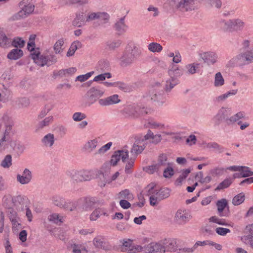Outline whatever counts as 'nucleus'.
<instances>
[{"mask_svg":"<svg viewBox=\"0 0 253 253\" xmlns=\"http://www.w3.org/2000/svg\"><path fill=\"white\" fill-rule=\"evenodd\" d=\"M245 201V194L242 192L235 196L233 200L232 203L235 206H238Z\"/></svg>","mask_w":253,"mask_h":253,"instance_id":"50","label":"nucleus"},{"mask_svg":"<svg viewBox=\"0 0 253 253\" xmlns=\"http://www.w3.org/2000/svg\"><path fill=\"white\" fill-rule=\"evenodd\" d=\"M224 84V80L220 72L217 73L215 75L214 85L216 87L221 86Z\"/></svg>","mask_w":253,"mask_h":253,"instance_id":"51","label":"nucleus"},{"mask_svg":"<svg viewBox=\"0 0 253 253\" xmlns=\"http://www.w3.org/2000/svg\"><path fill=\"white\" fill-rule=\"evenodd\" d=\"M52 202L55 206L63 209L66 200L65 198L62 197L55 196L52 197Z\"/></svg>","mask_w":253,"mask_h":253,"instance_id":"43","label":"nucleus"},{"mask_svg":"<svg viewBox=\"0 0 253 253\" xmlns=\"http://www.w3.org/2000/svg\"><path fill=\"white\" fill-rule=\"evenodd\" d=\"M121 100L119 98L118 94H114L105 98L100 99L98 103L101 106H106L119 103Z\"/></svg>","mask_w":253,"mask_h":253,"instance_id":"22","label":"nucleus"},{"mask_svg":"<svg viewBox=\"0 0 253 253\" xmlns=\"http://www.w3.org/2000/svg\"><path fill=\"white\" fill-rule=\"evenodd\" d=\"M178 83L179 81L176 78L170 77V78L166 82L165 87L166 91L169 92Z\"/></svg>","mask_w":253,"mask_h":253,"instance_id":"35","label":"nucleus"},{"mask_svg":"<svg viewBox=\"0 0 253 253\" xmlns=\"http://www.w3.org/2000/svg\"><path fill=\"white\" fill-rule=\"evenodd\" d=\"M32 178L31 171L28 169H25L22 174H17L16 176L17 181L21 184H27L29 183Z\"/></svg>","mask_w":253,"mask_h":253,"instance_id":"21","label":"nucleus"},{"mask_svg":"<svg viewBox=\"0 0 253 253\" xmlns=\"http://www.w3.org/2000/svg\"><path fill=\"white\" fill-rule=\"evenodd\" d=\"M128 157V151L127 150H120L115 151L111 157L110 164L113 166L117 165L121 158L123 162Z\"/></svg>","mask_w":253,"mask_h":253,"instance_id":"12","label":"nucleus"},{"mask_svg":"<svg viewBox=\"0 0 253 253\" xmlns=\"http://www.w3.org/2000/svg\"><path fill=\"white\" fill-rule=\"evenodd\" d=\"M122 252H128L129 253H137L144 251L143 247L133 244L131 240L126 241L123 243V247Z\"/></svg>","mask_w":253,"mask_h":253,"instance_id":"13","label":"nucleus"},{"mask_svg":"<svg viewBox=\"0 0 253 253\" xmlns=\"http://www.w3.org/2000/svg\"><path fill=\"white\" fill-rule=\"evenodd\" d=\"M199 63H193L187 64L185 66L186 73L188 74L193 75L196 73L197 70L199 68Z\"/></svg>","mask_w":253,"mask_h":253,"instance_id":"44","label":"nucleus"},{"mask_svg":"<svg viewBox=\"0 0 253 253\" xmlns=\"http://www.w3.org/2000/svg\"><path fill=\"white\" fill-rule=\"evenodd\" d=\"M81 200L80 211H88L91 210L96 202V199L94 197H84L79 199Z\"/></svg>","mask_w":253,"mask_h":253,"instance_id":"18","label":"nucleus"},{"mask_svg":"<svg viewBox=\"0 0 253 253\" xmlns=\"http://www.w3.org/2000/svg\"><path fill=\"white\" fill-rule=\"evenodd\" d=\"M3 206L7 209V210L13 209L14 208V197L11 195H5L2 198Z\"/></svg>","mask_w":253,"mask_h":253,"instance_id":"30","label":"nucleus"},{"mask_svg":"<svg viewBox=\"0 0 253 253\" xmlns=\"http://www.w3.org/2000/svg\"><path fill=\"white\" fill-rule=\"evenodd\" d=\"M201 57L204 60V62L209 66L212 65L216 63L218 59L217 54L213 51L204 52L201 54Z\"/></svg>","mask_w":253,"mask_h":253,"instance_id":"17","label":"nucleus"},{"mask_svg":"<svg viewBox=\"0 0 253 253\" xmlns=\"http://www.w3.org/2000/svg\"><path fill=\"white\" fill-rule=\"evenodd\" d=\"M122 114L126 118L132 119L138 118L137 111L135 110V106L129 105L126 106L122 111Z\"/></svg>","mask_w":253,"mask_h":253,"instance_id":"24","label":"nucleus"},{"mask_svg":"<svg viewBox=\"0 0 253 253\" xmlns=\"http://www.w3.org/2000/svg\"><path fill=\"white\" fill-rule=\"evenodd\" d=\"M169 74L171 77H180L182 75V71L177 66L173 65L169 70Z\"/></svg>","mask_w":253,"mask_h":253,"instance_id":"42","label":"nucleus"},{"mask_svg":"<svg viewBox=\"0 0 253 253\" xmlns=\"http://www.w3.org/2000/svg\"><path fill=\"white\" fill-rule=\"evenodd\" d=\"M54 136L52 133H48L42 139V142L46 147H51L54 143Z\"/></svg>","mask_w":253,"mask_h":253,"instance_id":"33","label":"nucleus"},{"mask_svg":"<svg viewBox=\"0 0 253 253\" xmlns=\"http://www.w3.org/2000/svg\"><path fill=\"white\" fill-rule=\"evenodd\" d=\"M34 10V5L32 4L24 5L22 9L18 13V15L20 17L24 18L31 13Z\"/></svg>","mask_w":253,"mask_h":253,"instance_id":"31","label":"nucleus"},{"mask_svg":"<svg viewBox=\"0 0 253 253\" xmlns=\"http://www.w3.org/2000/svg\"><path fill=\"white\" fill-rule=\"evenodd\" d=\"M229 167L225 168L221 167H216L210 169L209 173L213 177H220L223 175L227 170H229Z\"/></svg>","mask_w":253,"mask_h":253,"instance_id":"29","label":"nucleus"},{"mask_svg":"<svg viewBox=\"0 0 253 253\" xmlns=\"http://www.w3.org/2000/svg\"><path fill=\"white\" fill-rule=\"evenodd\" d=\"M241 241L246 244H250L253 249V237L250 235H245L241 237Z\"/></svg>","mask_w":253,"mask_h":253,"instance_id":"64","label":"nucleus"},{"mask_svg":"<svg viewBox=\"0 0 253 253\" xmlns=\"http://www.w3.org/2000/svg\"><path fill=\"white\" fill-rule=\"evenodd\" d=\"M115 87L124 92H130L132 89L131 85L121 82H116Z\"/></svg>","mask_w":253,"mask_h":253,"instance_id":"48","label":"nucleus"},{"mask_svg":"<svg viewBox=\"0 0 253 253\" xmlns=\"http://www.w3.org/2000/svg\"><path fill=\"white\" fill-rule=\"evenodd\" d=\"M148 253H165V249L163 247V241L159 243H151L147 245Z\"/></svg>","mask_w":253,"mask_h":253,"instance_id":"25","label":"nucleus"},{"mask_svg":"<svg viewBox=\"0 0 253 253\" xmlns=\"http://www.w3.org/2000/svg\"><path fill=\"white\" fill-rule=\"evenodd\" d=\"M7 215L11 222L20 219L16 211L14 209L7 210Z\"/></svg>","mask_w":253,"mask_h":253,"instance_id":"45","label":"nucleus"},{"mask_svg":"<svg viewBox=\"0 0 253 253\" xmlns=\"http://www.w3.org/2000/svg\"><path fill=\"white\" fill-rule=\"evenodd\" d=\"M98 142L96 138L88 140L83 147V151L89 153L92 152L96 148Z\"/></svg>","mask_w":253,"mask_h":253,"instance_id":"28","label":"nucleus"},{"mask_svg":"<svg viewBox=\"0 0 253 253\" xmlns=\"http://www.w3.org/2000/svg\"><path fill=\"white\" fill-rule=\"evenodd\" d=\"M233 183V179L231 177H228L224 179L223 181L218 184L216 188V191H220L225 188H228Z\"/></svg>","mask_w":253,"mask_h":253,"instance_id":"36","label":"nucleus"},{"mask_svg":"<svg viewBox=\"0 0 253 253\" xmlns=\"http://www.w3.org/2000/svg\"><path fill=\"white\" fill-rule=\"evenodd\" d=\"M220 25L224 32H232L233 30V20L230 19L229 20H222L220 21Z\"/></svg>","mask_w":253,"mask_h":253,"instance_id":"34","label":"nucleus"},{"mask_svg":"<svg viewBox=\"0 0 253 253\" xmlns=\"http://www.w3.org/2000/svg\"><path fill=\"white\" fill-rule=\"evenodd\" d=\"M48 220L54 223L58 224L62 222V218L58 213H52L48 216Z\"/></svg>","mask_w":253,"mask_h":253,"instance_id":"60","label":"nucleus"},{"mask_svg":"<svg viewBox=\"0 0 253 253\" xmlns=\"http://www.w3.org/2000/svg\"><path fill=\"white\" fill-rule=\"evenodd\" d=\"M209 221L210 222H212L213 223H215L219 225L225 226L228 225V224L226 222L225 219L219 218V217L216 216H213L209 218Z\"/></svg>","mask_w":253,"mask_h":253,"instance_id":"61","label":"nucleus"},{"mask_svg":"<svg viewBox=\"0 0 253 253\" xmlns=\"http://www.w3.org/2000/svg\"><path fill=\"white\" fill-rule=\"evenodd\" d=\"M227 201L225 199L217 201L216 206L220 215H221V213L223 212L224 209L227 206Z\"/></svg>","mask_w":253,"mask_h":253,"instance_id":"55","label":"nucleus"},{"mask_svg":"<svg viewBox=\"0 0 253 253\" xmlns=\"http://www.w3.org/2000/svg\"><path fill=\"white\" fill-rule=\"evenodd\" d=\"M110 18L109 14L106 12H92L88 13L86 17V21L87 22H89L98 19L102 21L103 24H106L109 22Z\"/></svg>","mask_w":253,"mask_h":253,"instance_id":"10","label":"nucleus"},{"mask_svg":"<svg viewBox=\"0 0 253 253\" xmlns=\"http://www.w3.org/2000/svg\"><path fill=\"white\" fill-rule=\"evenodd\" d=\"M80 205L81 200H79V199L73 201L67 200L65 202L63 209L69 211H73L77 210V209L80 211L81 208L80 207H79Z\"/></svg>","mask_w":253,"mask_h":253,"instance_id":"26","label":"nucleus"},{"mask_svg":"<svg viewBox=\"0 0 253 253\" xmlns=\"http://www.w3.org/2000/svg\"><path fill=\"white\" fill-rule=\"evenodd\" d=\"M191 218V215L186 211L178 210L175 214L174 220L177 224L183 225L188 222Z\"/></svg>","mask_w":253,"mask_h":253,"instance_id":"11","label":"nucleus"},{"mask_svg":"<svg viewBox=\"0 0 253 253\" xmlns=\"http://www.w3.org/2000/svg\"><path fill=\"white\" fill-rule=\"evenodd\" d=\"M93 245L97 248L101 249L105 251H110L112 248L107 242L105 238L102 236H97L93 240Z\"/></svg>","mask_w":253,"mask_h":253,"instance_id":"15","label":"nucleus"},{"mask_svg":"<svg viewBox=\"0 0 253 253\" xmlns=\"http://www.w3.org/2000/svg\"><path fill=\"white\" fill-rule=\"evenodd\" d=\"M33 59L34 62L40 66H51V64H48L49 55L44 53L41 54L40 51L37 50V52L33 54Z\"/></svg>","mask_w":253,"mask_h":253,"instance_id":"14","label":"nucleus"},{"mask_svg":"<svg viewBox=\"0 0 253 253\" xmlns=\"http://www.w3.org/2000/svg\"><path fill=\"white\" fill-rule=\"evenodd\" d=\"M53 117L49 116L45 118L43 121L39 123L38 127L39 128H42L44 126H48L52 121Z\"/></svg>","mask_w":253,"mask_h":253,"instance_id":"62","label":"nucleus"},{"mask_svg":"<svg viewBox=\"0 0 253 253\" xmlns=\"http://www.w3.org/2000/svg\"><path fill=\"white\" fill-rule=\"evenodd\" d=\"M229 170L232 171H240L242 174L243 177H247L253 175V171L249 167L240 166H229Z\"/></svg>","mask_w":253,"mask_h":253,"instance_id":"19","label":"nucleus"},{"mask_svg":"<svg viewBox=\"0 0 253 253\" xmlns=\"http://www.w3.org/2000/svg\"><path fill=\"white\" fill-rule=\"evenodd\" d=\"M164 252H175L177 250V245L175 240L166 239L163 241Z\"/></svg>","mask_w":253,"mask_h":253,"instance_id":"23","label":"nucleus"},{"mask_svg":"<svg viewBox=\"0 0 253 253\" xmlns=\"http://www.w3.org/2000/svg\"><path fill=\"white\" fill-rule=\"evenodd\" d=\"M72 248L74 253H81L82 252H87L85 247L83 245L74 244Z\"/></svg>","mask_w":253,"mask_h":253,"instance_id":"63","label":"nucleus"},{"mask_svg":"<svg viewBox=\"0 0 253 253\" xmlns=\"http://www.w3.org/2000/svg\"><path fill=\"white\" fill-rule=\"evenodd\" d=\"M196 0H178L176 4V8L181 12L191 11L196 9Z\"/></svg>","mask_w":253,"mask_h":253,"instance_id":"8","label":"nucleus"},{"mask_svg":"<svg viewBox=\"0 0 253 253\" xmlns=\"http://www.w3.org/2000/svg\"><path fill=\"white\" fill-rule=\"evenodd\" d=\"M203 174L202 171H200L196 175V178H198L199 181L202 184L208 183L212 180V177L211 175H207L204 178L203 177Z\"/></svg>","mask_w":253,"mask_h":253,"instance_id":"47","label":"nucleus"},{"mask_svg":"<svg viewBox=\"0 0 253 253\" xmlns=\"http://www.w3.org/2000/svg\"><path fill=\"white\" fill-rule=\"evenodd\" d=\"M25 43V41L19 37L15 38L12 42V45L15 47L22 48Z\"/></svg>","mask_w":253,"mask_h":253,"instance_id":"59","label":"nucleus"},{"mask_svg":"<svg viewBox=\"0 0 253 253\" xmlns=\"http://www.w3.org/2000/svg\"><path fill=\"white\" fill-rule=\"evenodd\" d=\"M231 114V109L227 107H222L218 111L212 120L215 125L218 126L222 120H225L228 124L229 116Z\"/></svg>","mask_w":253,"mask_h":253,"instance_id":"9","label":"nucleus"},{"mask_svg":"<svg viewBox=\"0 0 253 253\" xmlns=\"http://www.w3.org/2000/svg\"><path fill=\"white\" fill-rule=\"evenodd\" d=\"M66 174L74 183L89 180L91 178L90 171L86 170L72 169L67 171Z\"/></svg>","mask_w":253,"mask_h":253,"instance_id":"6","label":"nucleus"},{"mask_svg":"<svg viewBox=\"0 0 253 253\" xmlns=\"http://www.w3.org/2000/svg\"><path fill=\"white\" fill-rule=\"evenodd\" d=\"M244 117V113L242 112H239L229 118L228 120L227 124L230 125L233 124L238 121L240 119L243 118Z\"/></svg>","mask_w":253,"mask_h":253,"instance_id":"52","label":"nucleus"},{"mask_svg":"<svg viewBox=\"0 0 253 253\" xmlns=\"http://www.w3.org/2000/svg\"><path fill=\"white\" fill-rule=\"evenodd\" d=\"M164 87L160 84L153 85L149 91L151 100L156 102L158 106H162L166 101Z\"/></svg>","mask_w":253,"mask_h":253,"instance_id":"2","label":"nucleus"},{"mask_svg":"<svg viewBox=\"0 0 253 253\" xmlns=\"http://www.w3.org/2000/svg\"><path fill=\"white\" fill-rule=\"evenodd\" d=\"M147 188L148 193L150 196V203L152 206H156L159 202L169 197L170 195L169 189L164 188L158 190L153 183L149 184Z\"/></svg>","mask_w":253,"mask_h":253,"instance_id":"1","label":"nucleus"},{"mask_svg":"<svg viewBox=\"0 0 253 253\" xmlns=\"http://www.w3.org/2000/svg\"><path fill=\"white\" fill-rule=\"evenodd\" d=\"M209 243V241H204L203 242L198 241L195 244L192 248H184L182 249H179V251L181 252L192 253L194 252L195 249L197 248L198 246H204L208 245Z\"/></svg>","mask_w":253,"mask_h":253,"instance_id":"37","label":"nucleus"},{"mask_svg":"<svg viewBox=\"0 0 253 253\" xmlns=\"http://www.w3.org/2000/svg\"><path fill=\"white\" fill-rule=\"evenodd\" d=\"M125 17L124 16L119 19L115 22L113 28L118 35H122L126 32L128 26L125 23Z\"/></svg>","mask_w":253,"mask_h":253,"instance_id":"16","label":"nucleus"},{"mask_svg":"<svg viewBox=\"0 0 253 253\" xmlns=\"http://www.w3.org/2000/svg\"><path fill=\"white\" fill-rule=\"evenodd\" d=\"M23 55V51L20 49L15 48L12 49L7 54V58L10 60H17Z\"/></svg>","mask_w":253,"mask_h":253,"instance_id":"32","label":"nucleus"},{"mask_svg":"<svg viewBox=\"0 0 253 253\" xmlns=\"http://www.w3.org/2000/svg\"><path fill=\"white\" fill-rule=\"evenodd\" d=\"M251 62H253V50L247 51L238 54L230 60L227 65L230 67L242 66Z\"/></svg>","mask_w":253,"mask_h":253,"instance_id":"3","label":"nucleus"},{"mask_svg":"<svg viewBox=\"0 0 253 253\" xmlns=\"http://www.w3.org/2000/svg\"><path fill=\"white\" fill-rule=\"evenodd\" d=\"M12 165V157L10 155H7L1 161L0 166L3 168H9Z\"/></svg>","mask_w":253,"mask_h":253,"instance_id":"56","label":"nucleus"},{"mask_svg":"<svg viewBox=\"0 0 253 253\" xmlns=\"http://www.w3.org/2000/svg\"><path fill=\"white\" fill-rule=\"evenodd\" d=\"M28 202V198L26 196L22 195L14 196V207L17 209L24 210V208L27 207Z\"/></svg>","mask_w":253,"mask_h":253,"instance_id":"20","label":"nucleus"},{"mask_svg":"<svg viewBox=\"0 0 253 253\" xmlns=\"http://www.w3.org/2000/svg\"><path fill=\"white\" fill-rule=\"evenodd\" d=\"M120 197L126 199L128 201H132L134 199L133 194L128 189L122 190L120 192Z\"/></svg>","mask_w":253,"mask_h":253,"instance_id":"46","label":"nucleus"},{"mask_svg":"<svg viewBox=\"0 0 253 253\" xmlns=\"http://www.w3.org/2000/svg\"><path fill=\"white\" fill-rule=\"evenodd\" d=\"M148 49L153 52H160L163 49L161 45L157 42H151L148 45Z\"/></svg>","mask_w":253,"mask_h":253,"instance_id":"53","label":"nucleus"},{"mask_svg":"<svg viewBox=\"0 0 253 253\" xmlns=\"http://www.w3.org/2000/svg\"><path fill=\"white\" fill-rule=\"evenodd\" d=\"M104 93V91L98 87L90 88L83 97L85 106H89L94 104Z\"/></svg>","mask_w":253,"mask_h":253,"instance_id":"5","label":"nucleus"},{"mask_svg":"<svg viewBox=\"0 0 253 253\" xmlns=\"http://www.w3.org/2000/svg\"><path fill=\"white\" fill-rule=\"evenodd\" d=\"M64 40L63 39L58 40L54 44L53 49L56 54H61L64 50Z\"/></svg>","mask_w":253,"mask_h":253,"instance_id":"38","label":"nucleus"},{"mask_svg":"<svg viewBox=\"0 0 253 253\" xmlns=\"http://www.w3.org/2000/svg\"><path fill=\"white\" fill-rule=\"evenodd\" d=\"M122 42V41L120 40H114L108 41L106 43V48L111 50H115L120 46Z\"/></svg>","mask_w":253,"mask_h":253,"instance_id":"40","label":"nucleus"},{"mask_svg":"<svg viewBox=\"0 0 253 253\" xmlns=\"http://www.w3.org/2000/svg\"><path fill=\"white\" fill-rule=\"evenodd\" d=\"M153 135L154 133L153 132L150 130H148L147 133L143 138L138 139L135 141L132 147L131 153L135 155L141 153L147 145V140L150 138L153 139Z\"/></svg>","mask_w":253,"mask_h":253,"instance_id":"7","label":"nucleus"},{"mask_svg":"<svg viewBox=\"0 0 253 253\" xmlns=\"http://www.w3.org/2000/svg\"><path fill=\"white\" fill-rule=\"evenodd\" d=\"M96 69L98 72L103 73L110 70V64L108 61L105 60L100 61Z\"/></svg>","mask_w":253,"mask_h":253,"instance_id":"39","label":"nucleus"},{"mask_svg":"<svg viewBox=\"0 0 253 253\" xmlns=\"http://www.w3.org/2000/svg\"><path fill=\"white\" fill-rule=\"evenodd\" d=\"M10 42V39H8L3 32H0V46L4 47L9 45Z\"/></svg>","mask_w":253,"mask_h":253,"instance_id":"54","label":"nucleus"},{"mask_svg":"<svg viewBox=\"0 0 253 253\" xmlns=\"http://www.w3.org/2000/svg\"><path fill=\"white\" fill-rule=\"evenodd\" d=\"M87 21H86V17L84 15L83 11H79L76 13V18L73 21V24L74 26L81 27L85 25Z\"/></svg>","mask_w":253,"mask_h":253,"instance_id":"27","label":"nucleus"},{"mask_svg":"<svg viewBox=\"0 0 253 253\" xmlns=\"http://www.w3.org/2000/svg\"><path fill=\"white\" fill-rule=\"evenodd\" d=\"M140 53V50L136 46H127L120 58L121 65L126 66L130 65L139 56Z\"/></svg>","mask_w":253,"mask_h":253,"instance_id":"4","label":"nucleus"},{"mask_svg":"<svg viewBox=\"0 0 253 253\" xmlns=\"http://www.w3.org/2000/svg\"><path fill=\"white\" fill-rule=\"evenodd\" d=\"M233 30L242 31L245 27V22L240 19H233Z\"/></svg>","mask_w":253,"mask_h":253,"instance_id":"41","label":"nucleus"},{"mask_svg":"<svg viewBox=\"0 0 253 253\" xmlns=\"http://www.w3.org/2000/svg\"><path fill=\"white\" fill-rule=\"evenodd\" d=\"M112 145V142H109L107 143L106 144L102 146L101 148H100L95 153H94V155H102L104 154L105 152H106L108 150H109L110 149Z\"/></svg>","mask_w":253,"mask_h":253,"instance_id":"58","label":"nucleus"},{"mask_svg":"<svg viewBox=\"0 0 253 253\" xmlns=\"http://www.w3.org/2000/svg\"><path fill=\"white\" fill-rule=\"evenodd\" d=\"M14 146L15 145L10 142H7L6 140L2 138L0 139V151H3L9 148H13Z\"/></svg>","mask_w":253,"mask_h":253,"instance_id":"57","label":"nucleus"},{"mask_svg":"<svg viewBox=\"0 0 253 253\" xmlns=\"http://www.w3.org/2000/svg\"><path fill=\"white\" fill-rule=\"evenodd\" d=\"M206 148L209 149H213L220 153L224 151V148L216 142H210L206 144Z\"/></svg>","mask_w":253,"mask_h":253,"instance_id":"49","label":"nucleus"}]
</instances>
